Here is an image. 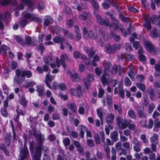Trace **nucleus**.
<instances>
[{
  "instance_id": "obj_49",
  "label": "nucleus",
  "mask_w": 160,
  "mask_h": 160,
  "mask_svg": "<svg viewBox=\"0 0 160 160\" xmlns=\"http://www.w3.org/2000/svg\"><path fill=\"white\" fill-rule=\"evenodd\" d=\"M128 115L129 117L132 119H134L135 118V115L134 111L132 110L128 111Z\"/></svg>"
},
{
  "instance_id": "obj_37",
  "label": "nucleus",
  "mask_w": 160,
  "mask_h": 160,
  "mask_svg": "<svg viewBox=\"0 0 160 160\" xmlns=\"http://www.w3.org/2000/svg\"><path fill=\"white\" fill-rule=\"evenodd\" d=\"M86 52L89 57H92L95 53V51L94 48H92L89 50H86Z\"/></svg>"
},
{
  "instance_id": "obj_63",
  "label": "nucleus",
  "mask_w": 160,
  "mask_h": 160,
  "mask_svg": "<svg viewBox=\"0 0 160 160\" xmlns=\"http://www.w3.org/2000/svg\"><path fill=\"white\" fill-rule=\"evenodd\" d=\"M61 30V29L60 28L58 27H56L52 31V32L53 33H56L58 34L60 32Z\"/></svg>"
},
{
  "instance_id": "obj_29",
  "label": "nucleus",
  "mask_w": 160,
  "mask_h": 160,
  "mask_svg": "<svg viewBox=\"0 0 160 160\" xmlns=\"http://www.w3.org/2000/svg\"><path fill=\"white\" fill-rule=\"evenodd\" d=\"M151 22H157L158 25H160V15L158 16H154L151 19Z\"/></svg>"
},
{
  "instance_id": "obj_30",
  "label": "nucleus",
  "mask_w": 160,
  "mask_h": 160,
  "mask_svg": "<svg viewBox=\"0 0 160 160\" xmlns=\"http://www.w3.org/2000/svg\"><path fill=\"white\" fill-rule=\"evenodd\" d=\"M73 56L75 58H81L85 59L87 58L86 56L85 55H81L80 52L78 51H75L73 53Z\"/></svg>"
},
{
  "instance_id": "obj_32",
  "label": "nucleus",
  "mask_w": 160,
  "mask_h": 160,
  "mask_svg": "<svg viewBox=\"0 0 160 160\" xmlns=\"http://www.w3.org/2000/svg\"><path fill=\"white\" fill-rule=\"evenodd\" d=\"M9 48L7 47L5 45H3L2 46L1 48H0V54L4 55L7 51H9Z\"/></svg>"
},
{
  "instance_id": "obj_57",
  "label": "nucleus",
  "mask_w": 160,
  "mask_h": 160,
  "mask_svg": "<svg viewBox=\"0 0 160 160\" xmlns=\"http://www.w3.org/2000/svg\"><path fill=\"white\" fill-rule=\"evenodd\" d=\"M1 113L2 116L5 117H7L8 116V112L6 109H2Z\"/></svg>"
},
{
  "instance_id": "obj_28",
  "label": "nucleus",
  "mask_w": 160,
  "mask_h": 160,
  "mask_svg": "<svg viewBox=\"0 0 160 160\" xmlns=\"http://www.w3.org/2000/svg\"><path fill=\"white\" fill-rule=\"evenodd\" d=\"M118 134L117 131H114L111 133L110 137L113 142H116L118 140Z\"/></svg>"
},
{
  "instance_id": "obj_40",
  "label": "nucleus",
  "mask_w": 160,
  "mask_h": 160,
  "mask_svg": "<svg viewBox=\"0 0 160 160\" xmlns=\"http://www.w3.org/2000/svg\"><path fill=\"white\" fill-rule=\"evenodd\" d=\"M137 87L142 91H144L146 89L145 85L142 83H138L136 84Z\"/></svg>"
},
{
  "instance_id": "obj_7",
  "label": "nucleus",
  "mask_w": 160,
  "mask_h": 160,
  "mask_svg": "<svg viewBox=\"0 0 160 160\" xmlns=\"http://www.w3.org/2000/svg\"><path fill=\"white\" fill-rule=\"evenodd\" d=\"M96 17L97 19V21L98 23L100 25H104L106 26H109L111 28H112V25L109 24V21L108 20H104L101 17L98 15H96Z\"/></svg>"
},
{
  "instance_id": "obj_25",
  "label": "nucleus",
  "mask_w": 160,
  "mask_h": 160,
  "mask_svg": "<svg viewBox=\"0 0 160 160\" xmlns=\"http://www.w3.org/2000/svg\"><path fill=\"white\" fill-rule=\"evenodd\" d=\"M12 138V135L10 133H7L5 136V142L8 146L10 145L11 139Z\"/></svg>"
},
{
  "instance_id": "obj_6",
  "label": "nucleus",
  "mask_w": 160,
  "mask_h": 160,
  "mask_svg": "<svg viewBox=\"0 0 160 160\" xmlns=\"http://www.w3.org/2000/svg\"><path fill=\"white\" fill-rule=\"evenodd\" d=\"M82 33L84 37L87 39H88L90 38L93 39L96 38V34L91 31L88 32L85 27L83 28L82 29Z\"/></svg>"
},
{
  "instance_id": "obj_38",
  "label": "nucleus",
  "mask_w": 160,
  "mask_h": 160,
  "mask_svg": "<svg viewBox=\"0 0 160 160\" xmlns=\"http://www.w3.org/2000/svg\"><path fill=\"white\" fill-rule=\"evenodd\" d=\"M0 149L2 150L5 154L7 156L9 155V152L7 150L6 146L4 144L1 143L0 144Z\"/></svg>"
},
{
  "instance_id": "obj_53",
  "label": "nucleus",
  "mask_w": 160,
  "mask_h": 160,
  "mask_svg": "<svg viewBox=\"0 0 160 160\" xmlns=\"http://www.w3.org/2000/svg\"><path fill=\"white\" fill-rule=\"evenodd\" d=\"M97 114L100 119H102V108H98L97 110Z\"/></svg>"
},
{
  "instance_id": "obj_62",
  "label": "nucleus",
  "mask_w": 160,
  "mask_h": 160,
  "mask_svg": "<svg viewBox=\"0 0 160 160\" xmlns=\"http://www.w3.org/2000/svg\"><path fill=\"white\" fill-rule=\"evenodd\" d=\"M125 48L126 50L128 51H130L133 50L131 45L129 43H126L125 44Z\"/></svg>"
},
{
  "instance_id": "obj_23",
  "label": "nucleus",
  "mask_w": 160,
  "mask_h": 160,
  "mask_svg": "<svg viewBox=\"0 0 160 160\" xmlns=\"http://www.w3.org/2000/svg\"><path fill=\"white\" fill-rule=\"evenodd\" d=\"M134 68V66L132 65H131L129 67L130 71L128 73V75L130 77L131 79L133 80H134V77L132 75L134 73V71L133 69Z\"/></svg>"
},
{
  "instance_id": "obj_64",
  "label": "nucleus",
  "mask_w": 160,
  "mask_h": 160,
  "mask_svg": "<svg viewBox=\"0 0 160 160\" xmlns=\"http://www.w3.org/2000/svg\"><path fill=\"white\" fill-rule=\"evenodd\" d=\"M91 3L95 9L97 10L98 9V6L97 2L94 1H92L91 2Z\"/></svg>"
},
{
  "instance_id": "obj_16",
  "label": "nucleus",
  "mask_w": 160,
  "mask_h": 160,
  "mask_svg": "<svg viewBox=\"0 0 160 160\" xmlns=\"http://www.w3.org/2000/svg\"><path fill=\"white\" fill-rule=\"evenodd\" d=\"M107 15L110 16L111 19L112 20H113L115 22L114 23H112V28H114L115 29L117 30L118 29V21L116 20L114 18L112 14L111 13L109 12H107L106 13Z\"/></svg>"
},
{
  "instance_id": "obj_27",
  "label": "nucleus",
  "mask_w": 160,
  "mask_h": 160,
  "mask_svg": "<svg viewBox=\"0 0 160 160\" xmlns=\"http://www.w3.org/2000/svg\"><path fill=\"white\" fill-rule=\"evenodd\" d=\"M53 21V19L51 17L49 16L46 17L44 21V25L45 26H47L49 24L52 23Z\"/></svg>"
},
{
  "instance_id": "obj_36",
  "label": "nucleus",
  "mask_w": 160,
  "mask_h": 160,
  "mask_svg": "<svg viewBox=\"0 0 160 160\" xmlns=\"http://www.w3.org/2000/svg\"><path fill=\"white\" fill-rule=\"evenodd\" d=\"M110 37L112 38L114 40L118 41L120 39V37L119 36L117 35L112 32H111L110 33Z\"/></svg>"
},
{
  "instance_id": "obj_26",
  "label": "nucleus",
  "mask_w": 160,
  "mask_h": 160,
  "mask_svg": "<svg viewBox=\"0 0 160 160\" xmlns=\"http://www.w3.org/2000/svg\"><path fill=\"white\" fill-rule=\"evenodd\" d=\"M33 21L34 22L38 23H41L42 22V20L40 18L38 17L34 14H31V21Z\"/></svg>"
},
{
  "instance_id": "obj_55",
  "label": "nucleus",
  "mask_w": 160,
  "mask_h": 160,
  "mask_svg": "<svg viewBox=\"0 0 160 160\" xmlns=\"http://www.w3.org/2000/svg\"><path fill=\"white\" fill-rule=\"evenodd\" d=\"M116 148L117 151L120 150L122 148V144L120 142H118L116 143Z\"/></svg>"
},
{
  "instance_id": "obj_3",
  "label": "nucleus",
  "mask_w": 160,
  "mask_h": 160,
  "mask_svg": "<svg viewBox=\"0 0 160 160\" xmlns=\"http://www.w3.org/2000/svg\"><path fill=\"white\" fill-rule=\"evenodd\" d=\"M104 68V74L101 78V81L102 83L104 85L108 84L109 82V80L108 78H107L105 77V75L108 76L109 75V69L111 66V64L109 62H107L103 65Z\"/></svg>"
},
{
  "instance_id": "obj_20",
  "label": "nucleus",
  "mask_w": 160,
  "mask_h": 160,
  "mask_svg": "<svg viewBox=\"0 0 160 160\" xmlns=\"http://www.w3.org/2000/svg\"><path fill=\"white\" fill-rule=\"evenodd\" d=\"M137 113L138 117L140 118L145 117L147 115L144 112V109L143 108H141L138 109Z\"/></svg>"
},
{
  "instance_id": "obj_18",
  "label": "nucleus",
  "mask_w": 160,
  "mask_h": 160,
  "mask_svg": "<svg viewBox=\"0 0 160 160\" xmlns=\"http://www.w3.org/2000/svg\"><path fill=\"white\" fill-rule=\"evenodd\" d=\"M143 51L142 49L140 48L138 51V53L139 54V59L142 62H144L146 60L145 57L142 54Z\"/></svg>"
},
{
  "instance_id": "obj_45",
  "label": "nucleus",
  "mask_w": 160,
  "mask_h": 160,
  "mask_svg": "<svg viewBox=\"0 0 160 160\" xmlns=\"http://www.w3.org/2000/svg\"><path fill=\"white\" fill-rule=\"evenodd\" d=\"M11 2L10 0H0V4L3 6L8 5Z\"/></svg>"
},
{
  "instance_id": "obj_41",
  "label": "nucleus",
  "mask_w": 160,
  "mask_h": 160,
  "mask_svg": "<svg viewBox=\"0 0 160 160\" xmlns=\"http://www.w3.org/2000/svg\"><path fill=\"white\" fill-rule=\"evenodd\" d=\"M148 92L152 100H154L155 99V95L153 89L150 88L148 90Z\"/></svg>"
},
{
  "instance_id": "obj_24",
  "label": "nucleus",
  "mask_w": 160,
  "mask_h": 160,
  "mask_svg": "<svg viewBox=\"0 0 160 160\" xmlns=\"http://www.w3.org/2000/svg\"><path fill=\"white\" fill-rule=\"evenodd\" d=\"M62 31L64 35L67 38L71 39L73 38L74 36L71 32L64 29Z\"/></svg>"
},
{
  "instance_id": "obj_4",
  "label": "nucleus",
  "mask_w": 160,
  "mask_h": 160,
  "mask_svg": "<svg viewBox=\"0 0 160 160\" xmlns=\"http://www.w3.org/2000/svg\"><path fill=\"white\" fill-rule=\"evenodd\" d=\"M68 59V58L67 56L65 54H62L60 57V60H59L58 57L56 58V63L57 66L59 68L60 66V62L63 67L65 68L66 67L65 64L64 62V60H67Z\"/></svg>"
},
{
  "instance_id": "obj_43",
  "label": "nucleus",
  "mask_w": 160,
  "mask_h": 160,
  "mask_svg": "<svg viewBox=\"0 0 160 160\" xmlns=\"http://www.w3.org/2000/svg\"><path fill=\"white\" fill-rule=\"evenodd\" d=\"M155 108V106L153 103H150L148 107V112L149 113L151 114Z\"/></svg>"
},
{
  "instance_id": "obj_33",
  "label": "nucleus",
  "mask_w": 160,
  "mask_h": 160,
  "mask_svg": "<svg viewBox=\"0 0 160 160\" xmlns=\"http://www.w3.org/2000/svg\"><path fill=\"white\" fill-rule=\"evenodd\" d=\"M37 91L39 96H42L44 92L43 87L41 85H38L37 86Z\"/></svg>"
},
{
  "instance_id": "obj_59",
  "label": "nucleus",
  "mask_w": 160,
  "mask_h": 160,
  "mask_svg": "<svg viewBox=\"0 0 160 160\" xmlns=\"http://www.w3.org/2000/svg\"><path fill=\"white\" fill-rule=\"evenodd\" d=\"M102 72V69L99 68H96L95 69V72L97 75L100 76Z\"/></svg>"
},
{
  "instance_id": "obj_22",
  "label": "nucleus",
  "mask_w": 160,
  "mask_h": 160,
  "mask_svg": "<svg viewBox=\"0 0 160 160\" xmlns=\"http://www.w3.org/2000/svg\"><path fill=\"white\" fill-rule=\"evenodd\" d=\"M158 135L156 134H154L153 136L151 138L150 141L152 143L158 144Z\"/></svg>"
},
{
  "instance_id": "obj_19",
  "label": "nucleus",
  "mask_w": 160,
  "mask_h": 160,
  "mask_svg": "<svg viewBox=\"0 0 160 160\" xmlns=\"http://www.w3.org/2000/svg\"><path fill=\"white\" fill-rule=\"evenodd\" d=\"M67 108L70 109L72 112H76L77 111L76 105L73 103H69L67 105Z\"/></svg>"
},
{
  "instance_id": "obj_17",
  "label": "nucleus",
  "mask_w": 160,
  "mask_h": 160,
  "mask_svg": "<svg viewBox=\"0 0 160 160\" xmlns=\"http://www.w3.org/2000/svg\"><path fill=\"white\" fill-rule=\"evenodd\" d=\"M44 62L47 64L48 65L50 63V66L52 68H54L56 67V64L55 63H52V58L50 57H48L44 59Z\"/></svg>"
},
{
  "instance_id": "obj_42",
  "label": "nucleus",
  "mask_w": 160,
  "mask_h": 160,
  "mask_svg": "<svg viewBox=\"0 0 160 160\" xmlns=\"http://www.w3.org/2000/svg\"><path fill=\"white\" fill-rule=\"evenodd\" d=\"M88 16V14L85 12H83L82 14H80L78 16V18L81 20H85Z\"/></svg>"
},
{
  "instance_id": "obj_12",
  "label": "nucleus",
  "mask_w": 160,
  "mask_h": 160,
  "mask_svg": "<svg viewBox=\"0 0 160 160\" xmlns=\"http://www.w3.org/2000/svg\"><path fill=\"white\" fill-rule=\"evenodd\" d=\"M148 121H141L140 122V124L141 126L145 128H152L153 126V121H149L148 122V125H147Z\"/></svg>"
},
{
  "instance_id": "obj_14",
  "label": "nucleus",
  "mask_w": 160,
  "mask_h": 160,
  "mask_svg": "<svg viewBox=\"0 0 160 160\" xmlns=\"http://www.w3.org/2000/svg\"><path fill=\"white\" fill-rule=\"evenodd\" d=\"M144 44L148 51L150 52H152L154 51V47L151 42L148 41H145L144 42Z\"/></svg>"
},
{
  "instance_id": "obj_10",
  "label": "nucleus",
  "mask_w": 160,
  "mask_h": 160,
  "mask_svg": "<svg viewBox=\"0 0 160 160\" xmlns=\"http://www.w3.org/2000/svg\"><path fill=\"white\" fill-rule=\"evenodd\" d=\"M67 74L71 78L73 82H78L80 80V78L77 73L75 72L68 71Z\"/></svg>"
},
{
  "instance_id": "obj_5",
  "label": "nucleus",
  "mask_w": 160,
  "mask_h": 160,
  "mask_svg": "<svg viewBox=\"0 0 160 160\" xmlns=\"http://www.w3.org/2000/svg\"><path fill=\"white\" fill-rule=\"evenodd\" d=\"M16 41L20 44L23 46H25L30 44V37L29 36H26L25 37V42H24L23 39L21 37L17 36L16 37Z\"/></svg>"
},
{
  "instance_id": "obj_11",
  "label": "nucleus",
  "mask_w": 160,
  "mask_h": 160,
  "mask_svg": "<svg viewBox=\"0 0 160 160\" xmlns=\"http://www.w3.org/2000/svg\"><path fill=\"white\" fill-rule=\"evenodd\" d=\"M73 91H75V89L74 88H71L70 90V93L73 96L80 97L82 95L81 88L80 86L77 87L76 92H73Z\"/></svg>"
},
{
  "instance_id": "obj_21",
  "label": "nucleus",
  "mask_w": 160,
  "mask_h": 160,
  "mask_svg": "<svg viewBox=\"0 0 160 160\" xmlns=\"http://www.w3.org/2000/svg\"><path fill=\"white\" fill-rule=\"evenodd\" d=\"M104 148L105 149V151L106 152L105 155L106 157L108 159H109L110 158V156L109 155L110 153V148L108 146V145L106 144V143H104Z\"/></svg>"
},
{
  "instance_id": "obj_52",
  "label": "nucleus",
  "mask_w": 160,
  "mask_h": 160,
  "mask_svg": "<svg viewBox=\"0 0 160 160\" xmlns=\"http://www.w3.org/2000/svg\"><path fill=\"white\" fill-rule=\"evenodd\" d=\"M124 84L126 86L129 87L131 84V82L129 79L127 77L124 80Z\"/></svg>"
},
{
  "instance_id": "obj_35",
  "label": "nucleus",
  "mask_w": 160,
  "mask_h": 160,
  "mask_svg": "<svg viewBox=\"0 0 160 160\" xmlns=\"http://www.w3.org/2000/svg\"><path fill=\"white\" fill-rule=\"evenodd\" d=\"M114 110L117 111L119 114L122 113V108L121 106L119 104H114Z\"/></svg>"
},
{
  "instance_id": "obj_48",
  "label": "nucleus",
  "mask_w": 160,
  "mask_h": 160,
  "mask_svg": "<svg viewBox=\"0 0 160 160\" xmlns=\"http://www.w3.org/2000/svg\"><path fill=\"white\" fill-rule=\"evenodd\" d=\"M20 26L21 28H24L28 23V21L25 19H23L20 21Z\"/></svg>"
},
{
  "instance_id": "obj_51",
  "label": "nucleus",
  "mask_w": 160,
  "mask_h": 160,
  "mask_svg": "<svg viewBox=\"0 0 160 160\" xmlns=\"http://www.w3.org/2000/svg\"><path fill=\"white\" fill-rule=\"evenodd\" d=\"M94 137L96 143L97 144H100V140L99 135L98 134H95L94 135Z\"/></svg>"
},
{
  "instance_id": "obj_58",
  "label": "nucleus",
  "mask_w": 160,
  "mask_h": 160,
  "mask_svg": "<svg viewBox=\"0 0 160 160\" xmlns=\"http://www.w3.org/2000/svg\"><path fill=\"white\" fill-rule=\"evenodd\" d=\"M104 93V90L102 88H99V93L98 94V96L99 98H102Z\"/></svg>"
},
{
  "instance_id": "obj_1",
  "label": "nucleus",
  "mask_w": 160,
  "mask_h": 160,
  "mask_svg": "<svg viewBox=\"0 0 160 160\" xmlns=\"http://www.w3.org/2000/svg\"><path fill=\"white\" fill-rule=\"evenodd\" d=\"M32 134L38 141V145L34 148L33 145L31 144V152L32 160H41L42 151L43 147L42 144L44 140V136L40 131L34 129L32 131Z\"/></svg>"
},
{
  "instance_id": "obj_47",
  "label": "nucleus",
  "mask_w": 160,
  "mask_h": 160,
  "mask_svg": "<svg viewBox=\"0 0 160 160\" xmlns=\"http://www.w3.org/2000/svg\"><path fill=\"white\" fill-rule=\"evenodd\" d=\"M0 20L1 21V22L2 23V20L5 19H7L9 17V13L7 12H6L4 15L3 14H0Z\"/></svg>"
},
{
  "instance_id": "obj_50",
  "label": "nucleus",
  "mask_w": 160,
  "mask_h": 160,
  "mask_svg": "<svg viewBox=\"0 0 160 160\" xmlns=\"http://www.w3.org/2000/svg\"><path fill=\"white\" fill-rule=\"evenodd\" d=\"M58 87L62 91H65L66 90V87L64 83H61L58 85Z\"/></svg>"
},
{
  "instance_id": "obj_13",
  "label": "nucleus",
  "mask_w": 160,
  "mask_h": 160,
  "mask_svg": "<svg viewBox=\"0 0 160 160\" xmlns=\"http://www.w3.org/2000/svg\"><path fill=\"white\" fill-rule=\"evenodd\" d=\"M28 153L27 148L24 147L20 151V153L19 155L20 158L18 159V160H24L27 158Z\"/></svg>"
},
{
  "instance_id": "obj_61",
  "label": "nucleus",
  "mask_w": 160,
  "mask_h": 160,
  "mask_svg": "<svg viewBox=\"0 0 160 160\" xmlns=\"http://www.w3.org/2000/svg\"><path fill=\"white\" fill-rule=\"evenodd\" d=\"M112 47L114 52L115 50L120 49L121 48V46L119 44H115Z\"/></svg>"
},
{
  "instance_id": "obj_2",
  "label": "nucleus",
  "mask_w": 160,
  "mask_h": 160,
  "mask_svg": "<svg viewBox=\"0 0 160 160\" xmlns=\"http://www.w3.org/2000/svg\"><path fill=\"white\" fill-rule=\"evenodd\" d=\"M16 76L13 80L15 83L18 85L21 84L25 80V77L28 78L30 77V72L26 70H22L19 69H17L15 72Z\"/></svg>"
},
{
  "instance_id": "obj_60",
  "label": "nucleus",
  "mask_w": 160,
  "mask_h": 160,
  "mask_svg": "<svg viewBox=\"0 0 160 160\" xmlns=\"http://www.w3.org/2000/svg\"><path fill=\"white\" fill-rule=\"evenodd\" d=\"M123 146L126 149L129 150L130 149V145L129 142H125L122 144Z\"/></svg>"
},
{
  "instance_id": "obj_34",
  "label": "nucleus",
  "mask_w": 160,
  "mask_h": 160,
  "mask_svg": "<svg viewBox=\"0 0 160 160\" xmlns=\"http://www.w3.org/2000/svg\"><path fill=\"white\" fill-rule=\"evenodd\" d=\"M100 35H102L103 39L107 41L108 38V32L105 30H101L100 31Z\"/></svg>"
},
{
  "instance_id": "obj_39",
  "label": "nucleus",
  "mask_w": 160,
  "mask_h": 160,
  "mask_svg": "<svg viewBox=\"0 0 160 160\" xmlns=\"http://www.w3.org/2000/svg\"><path fill=\"white\" fill-rule=\"evenodd\" d=\"M118 69V67L116 65H114L112 68L111 73L113 75L116 74Z\"/></svg>"
},
{
  "instance_id": "obj_44",
  "label": "nucleus",
  "mask_w": 160,
  "mask_h": 160,
  "mask_svg": "<svg viewBox=\"0 0 160 160\" xmlns=\"http://www.w3.org/2000/svg\"><path fill=\"white\" fill-rule=\"evenodd\" d=\"M99 60L100 58L99 57L97 56V55L94 56L93 58V59L92 62V65L94 66H97V64L95 62L98 61Z\"/></svg>"
},
{
  "instance_id": "obj_56",
  "label": "nucleus",
  "mask_w": 160,
  "mask_h": 160,
  "mask_svg": "<svg viewBox=\"0 0 160 160\" xmlns=\"http://www.w3.org/2000/svg\"><path fill=\"white\" fill-rule=\"evenodd\" d=\"M87 142L88 145L90 147H92L94 145V142L92 139H88Z\"/></svg>"
},
{
  "instance_id": "obj_8",
  "label": "nucleus",
  "mask_w": 160,
  "mask_h": 160,
  "mask_svg": "<svg viewBox=\"0 0 160 160\" xmlns=\"http://www.w3.org/2000/svg\"><path fill=\"white\" fill-rule=\"evenodd\" d=\"M118 127L120 129H125L129 126L130 122L128 121H117Z\"/></svg>"
},
{
  "instance_id": "obj_54",
  "label": "nucleus",
  "mask_w": 160,
  "mask_h": 160,
  "mask_svg": "<svg viewBox=\"0 0 160 160\" xmlns=\"http://www.w3.org/2000/svg\"><path fill=\"white\" fill-rule=\"evenodd\" d=\"M63 142L65 146H68L70 143V141L68 138H67L63 139Z\"/></svg>"
},
{
  "instance_id": "obj_31",
  "label": "nucleus",
  "mask_w": 160,
  "mask_h": 160,
  "mask_svg": "<svg viewBox=\"0 0 160 160\" xmlns=\"http://www.w3.org/2000/svg\"><path fill=\"white\" fill-rule=\"evenodd\" d=\"M144 19L146 21V23L144 24V27L146 28L148 30H149L151 29V25L150 22L148 21V19L146 15L144 16Z\"/></svg>"
},
{
  "instance_id": "obj_9",
  "label": "nucleus",
  "mask_w": 160,
  "mask_h": 160,
  "mask_svg": "<svg viewBox=\"0 0 160 160\" xmlns=\"http://www.w3.org/2000/svg\"><path fill=\"white\" fill-rule=\"evenodd\" d=\"M54 42L60 44V48L62 50L65 49V47L63 44V42L65 41V39L62 37L57 36L53 39Z\"/></svg>"
},
{
  "instance_id": "obj_46",
  "label": "nucleus",
  "mask_w": 160,
  "mask_h": 160,
  "mask_svg": "<svg viewBox=\"0 0 160 160\" xmlns=\"http://www.w3.org/2000/svg\"><path fill=\"white\" fill-rule=\"evenodd\" d=\"M105 50L106 52L108 53L114 52L112 47H111L109 46H108L105 47Z\"/></svg>"
},
{
  "instance_id": "obj_15",
  "label": "nucleus",
  "mask_w": 160,
  "mask_h": 160,
  "mask_svg": "<svg viewBox=\"0 0 160 160\" xmlns=\"http://www.w3.org/2000/svg\"><path fill=\"white\" fill-rule=\"evenodd\" d=\"M54 76H51L49 74L46 75L45 79V82L47 86L49 88H50L49 82L54 80Z\"/></svg>"
}]
</instances>
